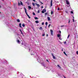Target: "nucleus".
Masks as SVG:
<instances>
[{"label": "nucleus", "mask_w": 78, "mask_h": 78, "mask_svg": "<svg viewBox=\"0 0 78 78\" xmlns=\"http://www.w3.org/2000/svg\"><path fill=\"white\" fill-rule=\"evenodd\" d=\"M24 9L25 12L26 14L27 15V16L28 17L29 19H31V17L28 14V13H27V9L25 8V7H24Z\"/></svg>", "instance_id": "1"}, {"label": "nucleus", "mask_w": 78, "mask_h": 78, "mask_svg": "<svg viewBox=\"0 0 78 78\" xmlns=\"http://www.w3.org/2000/svg\"><path fill=\"white\" fill-rule=\"evenodd\" d=\"M46 12V9H43V11L41 12L42 13H44V12Z\"/></svg>", "instance_id": "2"}, {"label": "nucleus", "mask_w": 78, "mask_h": 78, "mask_svg": "<svg viewBox=\"0 0 78 78\" xmlns=\"http://www.w3.org/2000/svg\"><path fill=\"white\" fill-rule=\"evenodd\" d=\"M66 4L67 5H69V3H70L69 2V0H66Z\"/></svg>", "instance_id": "3"}, {"label": "nucleus", "mask_w": 78, "mask_h": 78, "mask_svg": "<svg viewBox=\"0 0 78 78\" xmlns=\"http://www.w3.org/2000/svg\"><path fill=\"white\" fill-rule=\"evenodd\" d=\"M50 32H51V35L53 36V30H51Z\"/></svg>", "instance_id": "4"}, {"label": "nucleus", "mask_w": 78, "mask_h": 78, "mask_svg": "<svg viewBox=\"0 0 78 78\" xmlns=\"http://www.w3.org/2000/svg\"><path fill=\"white\" fill-rule=\"evenodd\" d=\"M53 3V1L51 0V6H53V3Z\"/></svg>", "instance_id": "5"}, {"label": "nucleus", "mask_w": 78, "mask_h": 78, "mask_svg": "<svg viewBox=\"0 0 78 78\" xmlns=\"http://www.w3.org/2000/svg\"><path fill=\"white\" fill-rule=\"evenodd\" d=\"M51 54L53 57V59H55L56 58V57H55V56L53 55V54L52 53H51Z\"/></svg>", "instance_id": "6"}, {"label": "nucleus", "mask_w": 78, "mask_h": 78, "mask_svg": "<svg viewBox=\"0 0 78 78\" xmlns=\"http://www.w3.org/2000/svg\"><path fill=\"white\" fill-rule=\"evenodd\" d=\"M48 21H50L51 20L50 18L49 17H48Z\"/></svg>", "instance_id": "7"}, {"label": "nucleus", "mask_w": 78, "mask_h": 78, "mask_svg": "<svg viewBox=\"0 0 78 78\" xmlns=\"http://www.w3.org/2000/svg\"><path fill=\"white\" fill-rule=\"evenodd\" d=\"M35 4L37 6V7H39L40 6V5L37 4V3H36Z\"/></svg>", "instance_id": "8"}, {"label": "nucleus", "mask_w": 78, "mask_h": 78, "mask_svg": "<svg viewBox=\"0 0 78 78\" xmlns=\"http://www.w3.org/2000/svg\"><path fill=\"white\" fill-rule=\"evenodd\" d=\"M20 5H22V6H23V3H22V2H21V1H20Z\"/></svg>", "instance_id": "9"}, {"label": "nucleus", "mask_w": 78, "mask_h": 78, "mask_svg": "<svg viewBox=\"0 0 78 78\" xmlns=\"http://www.w3.org/2000/svg\"><path fill=\"white\" fill-rule=\"evenodd\" d=\"M39 30H43L42 27H40L39 28Z\"/></svg>", "instance_id": "10"}, {"label": "nucleus", "mask_w": 78, "mask_h": 78, "mask_svg": "<svg viewBox=\"0 0 78 78\" xmlns=\"http://www.w3.org/2000/svg\"><path fill=\"white\" fill-rule=\"evenodd\" d=\"M20 31L21 33V34H22L23 35V33H22V30H20Z\"/></svg>", "instance_id": "11"}, {"label": "nucleus", "mask_w": 78, "mask_h": 78, "mask_svg": "<svg viewBox=\"0 0 78 78\" xmlns=\"http://www.w3.org/2000/svg\"><path fill=\"white\" fill-rule=\"evenodd\" d=\"M16 21H17V22H20V20H19V19H17Z\"/></svg>", "instance_id": "12"}, {"label": "nucleus", "mask_w": 78, "mask_h": 78, "mask_svg": "<svg viewBox=\"0 0 78 78\" xmlns=\"http://www.w3.org/2000/svg\"><path fill=\"white\" fill-rule=\"evenodd\" d=\"M35 23H39V21H35Z\"/></svg>", "instance_id": "13"}, {"label": "nucleus", "mask_w": 78, "mask_h": 78, "mask_svg": "<svg viewBox=\"0 0 78 78\" xmlns=\"http://www.w3.org/2000/svg\"><path fill=\"white\" fill-rule=\"evenodd\" d=\"M63 53L64 54V55H66V56H67V54H66V52H65V51H64L63 52Z\"/></svg>", "instance_id": "14"}, {"label": "nucleus", "mask_w": 78, "mask_h": 78, "mask_svg": "<svg viewBox=\"0 0 78 78\" xmlns=\"http://www.w3.org/2000/svg\"><path fill=\"white\" fill-rule=\"evenodd\" d=\"M57 37H60V34H58L57 35Z\"/></svg>", "instance_id": "15"}, {"label": "nucleus", "mask_w": 78, "mask_h": 78, "mask_svg": "<svg viewBox=\"0 0 78 78\" xmlns=\"http://www.w3.org/2000/svg\"><path fill=\"white\" fill-rule=\"evenodd\" d=\"M34 19H35V20H37L38 19V18L37 17H35Z\"/></svg>", "instance_id": "16"}, {"label": "nucleus", "mask_w": 78, "mask_h": 78, "mask_svg": "<svg viewBox=\"0 0 78 78\" xmlns=\"http://www.w3.org/2000/svg\"><path fill=\"white\" fill-rule=\"evenodd\" d=\"M28 8H29V9H31V7L30 6H29Z\"/></svg>", "instance_id": "17"}, {"label": "nucleus", "mask_w": 78, "mask_h": 78, "mask_svg": "<svg viewBox=\"0 0 78 78\" xmlns=\"http://www.w3.org/2000/svg\"><path fill=\"white\" fill-rule=\"evenodd\" d=\"M34 52H33V53H31V55H34Z\"/></svg>", "instance_id": "18"}, {"label": "nucleus", "mask_w": 78, "mask_h": 78, "mask_svg": "<svg viewBox=\"0 0 78 78\" xmlns=\"http://www.w3.org/2000/svg\"><path fill=\"white\" fill-rule=\"evenodd\" d=\"M42 64L43 67H45V65H44V63L43 64V63H42Z\"/></svg>", "instance_id": "19"}, {"label": "nucleus", "mask_w": 78, "mask_h": 78, "mask_svg": "<svg viewBox=\"0 0 78 78\" xmlns=\"http://www.w3.org/2000/svg\"><path fill=\"white\" fill-rule=\"evenodd\" d=\"M17 42L18 43H19V42H20V41H19V40H17Z\"/></svg>", "instance_id": "20"}, {"label": "nucleus", "mask_w": 78, "mask_h": 78, "mask_svg": "<svg viewBox=\"0 0 78 78\" xmlns=\"http://www.w3.org/2000/svg\"><path fill=\"white\" fill-rule=\"evenodd\" d=\"M53 14V11H51V14Z\"/></svg>", "instance_id": "21"}, {"label": "nucleus", "mask_w": 78, "mask_h": 78, "mask_svg": "<svg viewBox=\"0 0 78 78\" xmlns=\"http://www.w3.org/2000/svg\"><path fill=\"white\" fill-rule=\"evenodd\" d=\"M32 5H33V6H35V4L34 3H32Z\"/></svg>", "instance_id": "22"}, {"label": "nucleus", "mask_w": 78, "mask_h": 78, "mask_svg": "<svg viewBox=\"0 0 78 78\" xmlns=\"http://www.w3.org/2000/svg\"><path fill=\"white\" fill-rule=\"evenodd\" d=\"M48 24V23H47V22H46L45 25H46V26H47Z\"/></svg>", "instance_id": "23"}, {"label": "nucleus", "mask_w": 78, "mask_h": 78, "mask_svg": "<svg viewBox=\"0 0 78 78\" xmlns=\"http://www.w3.org/2000/svg\"><path fill=\"white\" fill-rule=\"evenodd\" d=\"M33 15H34V16H35V15H36V14L34 12H33Z\"/></svg>", "instance_id": "24"}, {"label": "nucleus", "mask_w": 78, "mask_h": 78, "mask_svg": "<svg viewBox=\"0 0 78 78\" xmlns=\"http://www.w3.org/2000/svg\"><path fill=\"white\" fill-rule=\"evenodd\" d=\"M22 26L23 27H25V24H22Z\"/></svg>", "instance_id": "25"}, {"label": "nucleus", "mask_w": 78, "mask_h": 78, "mask_svg": "<svg viewBox=\"0 0 78 78\" xmlns=\"http://www.w3.org/2000/svg\"><path fill=\"white\" fill-rule=\"evenodd\" d=\"M42 36H45V33H44L42 35Z\"/></svg>", "instance_id": "26"}, {"label": "nucleus", "mask_w": 78, "mask_h": 78, "mask_svg": "<svg viewBox=\"0 0 78 78\" xmlns=\"http://www.w3.org/2000/svg\"><path fill=\"white\" fill-rule=\"evenodd\" d=\"M39 2H40V3H41L42 5H43V3L41 2L40 1H39Z\"/></svg>", "instance_id": "27"}, {"label": "nucleus", "mask_w": 78, "mask_h": 78, "mask_svg": "<svg viewBox=\"0 0 78 78\" xmlns=\"http://www.w3.org/2000/svg\"><path fill=\"white\" fill-rule=\"evenodd\" d=\"M18 6H20V2H19L18 1Z\"/></svg>", "instance_id": "28"}, {"label": "nucleus", "mask_w": 78, "mask_h": 78, "mask_svg": "<svg viewBox=\"0 0 78 78\" xmlns=\"http://www.w3.org/2000/svg\"><path fill=\"white\" fill-rule=\"evenodd\" d=\"M71 14H73V12L71 11Z\"/></svg>", "instance_id": "29"}, {"label": "nucleus", "mask_w": 78, "mask_h": 78, "mask_svg": "<svg viewBox=\"0 0 78 78\" xmlns=\"http://www.w3.org/2000/svg\"><path fill=\"white\" fill-rule=\"evenodd\" d=\"M41 25H44V23H42Z\"/></svg>", "instance_id": "30"}, {"label": "nucleus", "mask_w": 78, "mask_h": 78, "mask_svg": "<svg viewBox=\"0 0 78 78\" xmlns=\"http://www.w3.org/2000/svg\"><path fill=\"white\" fill-rule=\"evenodd\" d=\"M20 27L22 28V26H21V23H20Z\"/></svg>", "instance_id": "31"}, {"label": "nucleus", "mask_w": 78, "mask_h": 78, "mask_svg": "<svg viewBox=\"0 0 78 78\" xmlns=\"http://www.w3.org/2000/svg\"><path fill=\"white\" fill-rule=\"evenodd\" d=\"M70 36V34L68 35V37H67L68 38H69V37Z\"/></svg>", "instance_id": "32"}, {"label": "nucleus", "mask_w": 78, "mask_h": 78, "mask_svg": "<svg viewBox=\"0 0 78 78\" xmlns=\"http://www.w3.org/2000/svg\"><path fill=\"white\" fill-rule=\"evenodd\" d=\"M47 14H48V12H46V13H45V15H47Z\"/></svg>", "instance_id": "33"}, {"label": "nucleus", "mask_w": 78, "mask_h": 78, "mask_svg": "<svg viewBox=\"0 0 78 78\" xmlns=\"http://www.w3.org/2000/svg\"><path fill=\"white\" fill-rule=\"evenodd\" d=\"M76 54L77 55H78V51H76Z\"/></svg>", "instance_id": "34"}, {"label": "nucleus", "mask_w": 78, "mask_h": 78, "mask_svg": "<svg viewBox=\"0 0 78 78\" xmlns=\"http://www.w3.org/2000/svg\"><path fill=\"white\" fill-rule=\"evenodd\" d=\"M73 22H75V20H74V19H73Z\"/></svg>", "instance_id": "35"}, {"label": "nucleus", "mask_w": 78, "mask_h": 78, "mask_svg": "<svg viewBox=\"0 0 78 78\" xmlns=\"http://www.w3.org/2000/svg\"><path fill=\"white\" fill-rule=\"evenodd\" d=\"M65 12H66V13H68V12L67 11H66Z\"/></svg>", "instance_id": "36"}, {"label": "nucleus", "mask_w": 78, "mask_h": 78, "mask_svg": "<svg viewBox=\"0 0 78 78\" xmlns=\"http://www.w3.org/2000/svg\"><path fill=\"white\" fill-rule=\"evenodd\" d=\"M64 25H62V26H61V27H64Z\"/></svg>", "instance_id": "37"}, {"label": "nucleus", "mask_w": 78, "mask_h": 78, "mask_svg": "<svg viewBox=\"0 0 78 78\" xmlns=\"http://www.w3.org/2000/svg\"><path fill=\"white\" fill-rule=\"evenodd\" d=\"M37 12L38 13H39V12H39V10H38V11H37Z\"/></svg>", "instance_id": "38"}, {"label": "nucleus", "mask_w": 78, "mask_h": 78, "mask_svg": "<svg viewBox=\"0 0 78 78\" xmlns=\"http://www.w3.org/2000/svg\"><path fill=\"white\" fill-rule=\"evenodd\" d=\"M48 62H49V61H48V60L47 59L46 60Z\"/></svg>", "instance_id": "39"}, {"label": "nucleus", "mask_w": 78, "mask_h": 78, "mask_svg": "<svg viewBox=\"0 0 78 78\" xmlns=\"http://www.w3.org/2000/svg\"><path fill=\"white\" fill-rule=\"evenodd\" d=\"M59 32L60 34H61V31H59Z\"/></svg>", "instance_id": "40"}, {"label": "nucleus", "mask_w": 78, "mask_h": 78, "mask_svg": "<svg viewBox=\"0 0 78 78\" xmlns=\"http://www.w3.org/2000/svg\"><path fill=\"white\" fill-rule=\"evenodd\" d=\"M57 66H58V67H59L60 66H59V65H57Z\"/></svg>", "instance_id": "41"}, {"label": "nucleus", "mask_w": 78, "mask_h": 78, "mask_svg": "<svg viewBox=\"0 0 78 78\" xmlns=\"http://www.w3.org/2000/svg\"><path fill=\"white\" fill-rule=\"evenodd\" d=\"M50 24H49L48 26V27L49 28L50 27Z\"/></svg>", "instance_id": "42"}, {"label": "nucleus", "mask_w": 78, "mask_h": 78, "mask_svg": "<svg viewBox=\"0 0 78 78\" xmlns=\"http://www.w3.org/2000/svg\"><path fill=\"white\" fill-rule=\"evenodd\" d=\"M58 11L59 10V8H58Z\"/></svg>", "instance_id": "43"}, {"label": "nucleus", "mask_w": 78, "mask_h": 78, "mask_svg": "<svg viewBox=\"0 0 78 78\" xmlns=\"http://www.w3.org/2000/svg\"><path fill=\"white\" fill-rule=\"evenodd\" d=\"M59 39H60V40H62V39L61 38H59Z\"/></svg>", "instance_id": "44"}, {"label": "nucleus", "mask_w": 78, "mask_h": 78, "mask_svg": "<svg viewBox=\"0 0 78 78\" xmlns=\"http://www.w3.org/2000/svg\"><path fill=\"white\" fill-rule=\"evenodd\" d=\"M21 44H22V45H23V43H22Z\"/></svg>", "instance_id": "45"}, {"label": "nucleus", "mask_w": 78, "mask_h": 78, "mask_svg": "<svg viewBox=\"0 0 78 78\" xmlns=\"http://www.w3.org/2000/svg\"><path fill=\"white\" fill-rule=\"evenodd\" d=\"M33 1H34V2H36V1L35 0H33Z\"/></svg>", "instance_id": "46"}, {"label": "nucleus", "mask_w": 78, "mask_h": 78, "mask_svg": "<svg viewBox=\"0 0 78 78\" xmlns=\"http://www.w3.org/2000/svg\"><path fill=\"white\" fill-rule=\"evenodd\" d=\"M64 44H66V41H65V42H64Z\"/></svg>", "instance_id": "47"}, {"label": "nucleus", "mask_w": 78, "mask_h": 78, "mask_svg": "<svg viewBox=\"0 0 78 78\" xmlns=\"http://www.w3.org/2000/svg\"><path fill=\"white\" fill-rule=\"evenodd\" d=\"M44 8V7L43 6H41V8Z\"/></svg>", "instance_id": "48"}, {"label": "nucleus", "mask_w": 78, "mask_h": 78, "mask_svg": "<svg viewBox=\"0 0 78 78\" xmlns=\"http://www.w3.org/2000/svg\"><path fill=\"white\" fill-rule=\"evenodd\" d=\"M68 23H70V20H69V21L68 22Z\"/></svg>", "instance_id": "49"}, {"label": "nucleus", "mask_w": 78, "mask_h": 78, "mask_svg": "<svg viewBox=\"0 0 78 78\" xmlns=\"http://www.w3.org/2000/svg\"><path fill=\"white\" fill-rule=\"evenodd\" d=\"M48 36V34H47V35H46L47 37V36Z\"/></svg>", "instance_id": "50"}, {"label": "nucleus", "mask_w": 78, "mask_h": 78, "mask_svg": "<svg viewBox=\"0 0 78 78\" xmlns=\"http://www.w3.org/2000/svg\"><path fill=\"white\" fill-rule=\"evenodd\" d=\"M64 76V78H66V77H65V76Z\"/></svg>", "instance_id": "51"}, {"label": "nucleus", "mask_w": 78, "mask_h": 78, "mask_svg": "<svg viewBox=\"0 0 78 78\" xmlns=\"http://www.w3.org/2000/svg\"><path fill=\"white\" fill-rule=\"evenodd\" d=\"M59 67L60 69H61V67L60 66H59Z\"/></svg>", "instance_id": "52"}, {"label": "nucleus", "mask_w": 78, "mask_h": 78, "mask_svg": "<svg viewBox=\"0 0 78 78\" xmlns=\"http://www.w3.org/2000/svg\"><path fill=\"white\" fill-rule=\"evenodd\" d=\"M29 51H30V48L29 49Z\"/></svg>", "instance_id": "53"}, {"label": "nucleus", "mask_w": 78, "mask_h": 78, "mask_svg": "<svg viewBox=\"0 0 78 78\" xmlns=\"http://www.w3.org/2000/svg\"><path fill=\"white\" fill-rule=\"evenodd\" d=\"M62 51H63V49H62Z\"/></svg>", "instance_id": "54"}, {"label": "nucleus", "mask_w": 78, "mask_h": 78, "mask_svg": "<svg viewBox=\"0 0 78 78\" xmlns=\"http://www.w3.org/2000/svg\"><path fill=\"white\" fill-rule=\"evenodd\" d=\"M2 8V7H1V6L0 5V8Z\"/></svg>", "instance_id": "55"}, {"label": "nucleus", "mask_w": 78, "mask_h": 78, "mask_svg": "<svg viewBox=\"0 0 78 78\" xmlns=\"http://www.w3.org/2000/svg\"><path fill=\"white\" fill-rule=\"evenodd\" d=\"M73 19H74V17L73 16Z\"/></svg>", "instance_id": "56"}, {"label": "nucleus", "mask_w": 78, "mask_h": 78, "mask_svg": "<svg viewBox=\"0 0 78 78\" xmlns=\"http://www.w3.org/2000/svg\"><path fill=\"white\" fill-rule=\"evenodd\" d=\"M19 26H20V23L19 24Z\"/></svg>", "instance_id": "57"}, {"label": "nucleus", "mask_w": 78, "mask_h": 78, "mask_svg": "<svg viewBox=\"0 0 78 78\" xmlns=\"http://www.w3.org/2000/svg\"><path fill=\"white\" fill-rule=\"evenodd\" d=\"M1 12H0V14H1Z\"/></svg>", "instance_id": "58"}, {"label": "nucleus", "mask_w": 78, "mask_h": 78, "mask_svg": "<svg viewBox=\"0 0 78 78\" xmlns=\"http://www.w3.org/2000/svg\"><path fill=\"white\" fill-rule=\"evenodd\" d=\"M2 0L3 1V0Z\"/></svg>", "instance_id": "59"}]
</instances>
